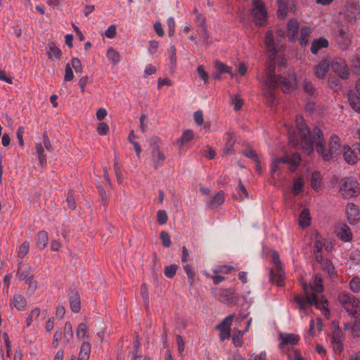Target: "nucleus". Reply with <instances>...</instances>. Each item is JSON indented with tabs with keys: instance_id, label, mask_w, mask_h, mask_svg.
I'll list each match as a JSON object with an SVG mask.
<instances>
[{
	"instance_id": "obj_27",
	"label": "nucleus",
	"mask_w": 360,
	"mask_h": 360,
	"mask_svg": "<svg viewBox=\"0 0 360 360\" xmlns=\"http://www.w3.org/2000/svg\"><path fill=\"white\" fill-rule=\"evenodd\" d=\"M328 85L334 92H339L342 89L339 77H337L335 75H329Z\"/></svg>"
},
{
	"instance_id": "obj_6",
	"label": "nucleus",
	"mask_w": 360,
	"mask_h": 360,
	"mask_svg": "<svg viewBox=\"0 0 360 360\" xmlns=\"http://www.w3.org/2000/svg\"><path fill=\"white\" fill-rule=\"evenodd\" d=\"M330 63L333 71L339 78L344 80L349 79L350 72L345 59L335 57L330 60Z\"/></svg>"
},
{
	"instance_id": "obj_19",
	"label": "nucleus",
	"mask_w": 360,
	"mask_h": 360,
	"mask_svg": "<svg viewBox=\"0 0 360 360\" xmlns=\"http://www.w3.org/2000/svg\"><path fill=\"white\" fill-rule=\"evenodd\" d=\"M276 70V63L274 61H270L267 67L266 68V74L267 80L269 86L271 84H275L276 83V79H278V75L275 74Z\"/></svg>"
},
{
	"instance_id": "obj_54",
	"label": "nucleus",
	"mask_w": 360,
	"mask_h": 360,
	"mask_svg": "<svg viewBox=\"0 0 360 360\" xmlns=\"http://www.w3.org/2000/svg\"><path fill=\"white\" fill-rule=\"evenodd\" d=\"M242 154L243 155H245V157L252 159L255 162L259 160V157H258L257 153L255 152V150H254L251 148L247 151H245V150L242 151Z\"/></svg>"
},
{
	"instance_id": "obj_35",
	"label": "nucleus",
	"mask_w": 360,
	"mask_h": 360,
	"mask_svg": "<svg viewBox=\"0 0 360 360\" xmlns=\"http://www.w3.org/2000/svg\"><path fill=\"white\" fill-rule=\"evenodd\" d=\"M309 34H310V29L308 27L305 26L301 29L300 37H298V39H297L300 46H304L308 44L309 39Z\"/></svg>"
},
{
	"instance_id": "obj_50",
	"label": "nucleus",
	"mask_w": 360,
	"mask_h": 360,
	"mask_svg": "<svg viewBox=\"0 0 360 360\" xmlns=\"http://www.w3.org/2000/svg\"><path fill=\"white\" fill-rule=\"evenodd\" d=\"M349 287L352 292H358L360 290V279L358 277H354L349 282Z\"/></svg>"
},
{
	"instance_id": "obj_42",
	"label": "nucleus",
	"mask_w": 360,
	"mask_h": 360,
	"mask_svg": "<svg viewBox=\"0 0 360 360\" xmlns=\"http://www.w3.org/2000/svg\"><path fill=\"white\" fill-rule=\"evenodd\" d=\"M37 152L38 154L39 161L41 166L46 163V158L44 154V150L41 143H37L35 145Z\"/></svg>"
},
{
	"instance_id": "obj_5",
	"label": "nucleus",
	"mask_w": 360,
	"mask_h": 360,
	"mask_svg": "<svg viewBox=\"0 0 360 360\" xmlns=\"http://www.w3.org/2000/svg\"><path fill=\"white\" fill-rule=\"evenodd\" d=\"M335 41L340 48L342 50L347 49L351 44L352 33L349 29L347 24H340L335 30Z\"/></svg>"
},
{
	"instance_id": "obj_45",
	"label": "nucleus",
	"mask_w": 360,
	"mask_h": 360,
	"mask_svg": "<svg viewBox=\"0 0 360 360\" xmlns=\"http://www.w3.org/2000/svg\"><path fill=\"white\" fill-rule=\"evenodd\" d=\"M160 238L161 240L162 245L163 247L169 248L171 246L172 242L170 240V236L167 231H161L160 233Z\"/></svg>"
},
{
	"instance_id": "obj_33",
	"label": "nucleus",
	"mask_w": 360,
	"mask_h": 360,
	"mask_svg": "<svg viewBox=\"0 0 360 360\" xmlns=\"http://www.w3.org/2000/svg\"><path fill=\"white\" fill-rule=\"evenodd\" d=\"M265 44L268 52L272 53L273 55L276 53V50L274 41V37L271 31H267L265 36Z\"/></svg>"
},
{
	"instance_id": "obj_38",
	"label": "nucleus",
	"mask_w": 360,
	"mask_h": 360,
	"mask_svg": "<svg viewBox=\"0 0 360 360\" xmlns=\"http://www.w3.org/2000/svg\"><path fill=\"white\" fill-rule=\"evenodd\" d=\"M26 300L21 295L16 294L13 296V304L14 307L18 309L22 310L26 306Z\"/></svg>"
},
{
	"instance_id": "obj_10",
	"label": "nucleus",
	"mask_w": 360,
	"mask_h": 360,
	"mask_svg": "<svg viewBox=\"0 0 360 360\" xmlns=\"http://www.w3.org/2000/svg\"><path fill=\"white\" fill-rule=\"evenodd\" d=\"M252 1L253 5V8L252 9V15L257 20H266L267 17V12L263 1L262 0Z\"/></svg>"
},
{
	"instance_id": "obj_11",
	"label": "nucleus",
	"mask_w": 360,
	"mask_h": 360,
	"mask_svg": "<svg viewBox=\"0 0 360 360\" xmlns=\"http://www.w3.org/2000/svg\"><path fill=\"white\" fill-rule=\"evenodd\" d=\"M342 338L343 334L341 330L333 332L330 342L336 354H340L343 350Z\"/></svg>"
},
{
	"instance_id": "obj_3",
	"label": "nucleus",
	"mask_w": 360,
	"mask_h": 360,
	"mask_svg": "<svg viewBox=\"0 0 360 360\" xmlns=\"http://www.w3.org/2000/svg\"><path fill=\"white\" fill-rule=\"evenodd\" d=\"M338 298L347 312L355 319L352 330L354 336H358L360 331V301L354 295L345 292L340 293Z\"/></svg>"
},
{
	"instance_id": "obj_63",
	"label": "nucleus",
	"mask_w": 360,
	"mask_h": 360,
	"mask_svg": "<svg viewBox=\"0 0 360 360\" xmlns=\"http://www.w3.org/2000/svg\"><path fill=\"white\" fill-rule=\"evenodd\" d=\"M316 240H315L314 245V251L319 252L322 251L323 247L324 245V243L321 240V236L318 233H316Z\"/></svg>"
},
{
	"instance_id": "obj_44",
	"label": "nucleus",
	"mask_w": 360,
	"mask_h": 360,
	"mask_svg": "<svg viewBox=\"0 0 360 360\" xmlns=\"http://www.w3.org/2000/svg\"><path fill=\"white\" fill-rule=\"evenodd\" d=\"M321 185L320 172L314 171L311 176V186L314 189H318Z\"/></svg>"
},
{
	"instance_id": "obj_4",
	"label": "nucleus",
	"mask_w": 360,
	"mask_h": 360,
	"mask_svg": "<svg viewBox=\"0 0 360 360\" xmlns=\"http://www.w3.org/2000/svg\"><path fill=\"white\" fill-rule=\"evenodd\" d=\"M340 190L345 198H350L360 193L359 184L353 177H345L340 181Z\"/></svg>"
},
{
	"instance_id": "obj_12",
	"label": "nucleus",
	"mask_w": 360,
	"mask_h": 360,
	"mask_svg": "<svg viewBox=\"0 0 360 360\" xmlns=\"http://www.w3.org/2000/svg\"><path fill=\"white\" fill-rule=\"evenodd\" d=\"M336 235L344 242H349L352 240V231L345 224H340V226L336 229Z\"/></svg>"
},
{
	"instance_id": "obj_36",
	"label": "nucleus",
	"mask_w": 360,
	"mask_h": 360,
	"mask_svg": "<svg viewBox=\"0 0 360 360\" xmlns=\"http://www.w3.org/2000/svg\"><path fill=\"white\" fill-rule=\"evenodd\" d=\"M48 243V233L45 231H41L37 234V245L40 249H44Z\"/></svg>"
},
{
	"instance_id": "obj_1",
	"label": "nucleus",
	"mask_w": 360,
	"mask_h": 360,
	"mask_svg": "<svg viewBox=\"0 0 360 360\" xmlns=\"http://www.w3.org/2000/svg\"><path fill=\"white\" fill-rule=\"evenodd\" d=\"M295 123L298 132L297 134L294 131L292 132L289 131V141L294 146H302L304 152L307 155H310L314 150L315 139H314V131H311L302 117H297Z\"/></svg>"
},
{
	"instance_id": "obj_7",
	"label": "nucleus",
	"mask_w": 360,
	"mask_h": 360,
	"mask_svg": "<svg viewBox=\"0 0 360 360\" xmlns=\"http://www.w3.org/2000/svg\"><path fill=\"white\" fill-rule=\"evenodd\" d=\"M281 87V90L285 94H289L291 91L294 90L297 87V80L295 75L288 76V78L282 77L278 75V79L275 84H271L270 87L272 89Z\"/></svg>"
},
{
	"instance_id": "obj_53",
	"label": "nucleus",
	"mask_w": 360,
	"mask_h": 360,
	"mask_svg": "<svg viewBox=\"0 0 360 360\" xmlns=\"http://www.w3.org/2000/svg\"><path fill=\"white\" fill-rule=\"evenodd\" d=\"M109 127L105 122H101L97 127V132L99 135L104 136L109 132Z\"/></svg>"
},
{
	"instance_id": "obj_31",
	"label": "nucleus",
	"mask_w": 360,
	"mask_h": 360,
	"mask_svg": "<svg viewBox=\"0 0 360 360\" xmlns=\"http://www.w3.org/2000/svg\"><path fill=\"white\" fill-rule=\"evenodd\" d=\"M91 352V344L89 342L82 343L77 360H89Z\"/></svg>"
},
{
	"instance_id": "obj_8",
	"label": "nucleus",
	"mask_w": 360,
	"mask_h": 360,
	"mask_svg": "<svg viewBox=\"0 0 360 360\" xmlns=\"http://www.w3.org/2000/svg\"><path fill=\"white\" fill-rule=\"evenodd\" d=\"M303 290L306 293V302L310 305H314L316 309H323L328 312L327 308L328 300L322 296L321 301L319 302L318 297L315 293L308 292V286L307 283L303 284Z\"/></svg>"
},
{
	"instance_id": "obj_49",
	"label": "nucleus",
	"mask_w": 360,
	"mask_h": 360,
	"mask_svg": "<svg viewBox=\"0 0 360 360\" xmlns=\"http://www.w3.org/2000/svg\"><path fill=\"white\" fill-rule=\"evenodd\" d=\"M231 104L234 105V110L238 111L241 109L243 105V100L238 98L236 95H231Z\"/></svg>"
},
{
	"instance_id": "obj_46",
	"label": "nucleus",
	"mask_w": 360,
	"mask_h": 360,
	"mask_svg": "<svg viewBox=\"0 0 360 360\" xmlns=\"http://www.w3.org/2000/svg\"><path fill=\"white\" fill-rule=\"evenodd\" d=\"M178 267L176 264H171L165 266L164 270L165 276L169 278H172L175 276Z\"/></svg>"
},
{
	"instance_id": "obj_28",
	"label": "nucleus",
	"mask_w": 360,
	"mask_h": 360,
	"mask_svg": "<svg viewBox=\"0 0 360 360\" xmlns=\"http://www.w3.org/2000/svg\"><path fill=\"white\" fill-rule=\"evenodd\" d=\"M193 139V131L191 129L185 130L180 138L176 140V143L182 147L184 144L188 143Z\"/></svg>"
},
{
	"instance_id": "obj_41",
	"label": "nucleus",
	"mask_w": 360,
	"mask_h": 360,
	"mask_svg": "<svg viewBox=\"0 0 360 360\" xmlns=\"http://www.w3.org/2000/svg\"><path fill=\"white\" fill-rule=\"evenodd\" d=\"M304 188L303 179L301 177L297 178L294 181L293 185L292 187V193L295 195H298L300 193L302 192Z\"/></svg>"
},
{
	"instance_id": "obj_25",
	"label": "nucleus",
	"mask_w": 360,
	"mask_h": 360,
	"mask_svg": "<svg viewBox=\"0 0 360 360\" xmlns=\"http://www.w3.org/2000/svg\"><path fill=\"white\" fill-rule=\"evenodd\" d=\"M311 224V216L309 210L307 208H304L300 213L299 217V225L302 228H306Z\"/></svg>"
},
{
	"instance_id": "obj_59",
	"label": "nucleus",
	"mask_w": 360,
	"mask_h": 360,
	"mask_svg": "<svg viewBox=\"0 0 360 360\" xmlns=\"http://www.w3.org/2000/svg\"><path fill=\"white\" fill-rule=\"evenodd\" d=\"M39 314H40V309L39 308H35L33 310H32L29 317L27 319V321H26L27 326H30L32 323V319L33 318L37 319L39 316Z\"/></svg>"
},
{
	"instance_id": "obj_62",
	"label": "nucleus",
	"mask_w": 360,
	"mask_h": 360,
	"mask_svg": "<svg viewBox=\"0 0 360 360\" xmlns=\"http://www.w3.org/2000/svg\"><path fill=\"white\" fill-rule=\"evenodd\" d=\"M243 333L241 331H238V334L232 337V340L236 347H241L243 344L242 340Z\"/></svg>"
},
{
	"instance_id": "obj_13",
	"label": "nucleus",
	"mask_w": 360,
	"mask_h": 360,
	"mask_svg": "<svg viewBox=\"0 0 360 360\" xmlns=\"http://www.w3.org/2000/svg\"><path fill=\"white\" fill-rule=\"evenodd\" d=\"M345 20L348 22L360 20V7L357 5H352L347 8Z\"/></svg>"
},
{
	"instance_id": "obj_56",
	"label": "nucleus",
	"mask_w": 360,
	"mask_h": 360,
	"mask_svg": "<svg viewBox=\"0 0 360 360\" xmlns=\"http://www.w3.org/2000/svg\"><path fill=\"white\" fill-rule=\"evenodd\" d=\"M73 77H74L73 71H72L70 64L68 63L65 65L64 80L65 82H69V81H71L73 79Z\"/></svg>"
},
{
	"instance_id": "obj_57",
	"label": "nucleus",
	"mask_w": 360,
	"mask_h": 360,
	"mask_svg": "<svg viewBox=\"0 0 360 360\" xmlns=\"http://www.w3.org/2000/svg\"><path fill=\"white\" fill-rule=\"evenodd\" d=\"M288 165H300L301 157L299 153H293L292 155L288 156Z\"/></svg>"
},
{
	"instance_id": "obj_21",
	"label": "nucleus",
	"mask_w": 360,
	"mask_h": 360,
	"mask_svg": "<svg viewBox=\"0 0 360 360\" xmlns=\"http://www.w3.org/2000/svg\"><path fill=\"white\" fill-rule=\"evenodd\" d=\"M280 338L281 340V347L285 345H296L300 340L299 336L295 334H281Z\"/></svg>"
},
{
	"instance_id": "obj_52",
	"label": "nucleus",
	"mask_w": 360,
	"mask_h": 360,
	"mask_svg": "<svg viewBox=\"0 0 360 360\" xmlns=\"http://www.w3.org/2000/svg\"><path fill=\"white\" fill-rule=\"evenodd\" d=\"M29 250V243L27 242H24L19 247V250L18 252V257L23 258L28 252Z\"/></svg>"
},
{
	"instance_id": "obj_20",
	"label": "nucleus",
	"mask_w": 360,
	"mask_h": 360,
	"mask_svg": "<svg viewBox=\"0 0 360 360\" xmlns=\"http://www.w3.org/2000/svg\"><path fill=\"white\" fill-rule=\"evenodd\" d=\"M328 46V41L324 37L314 39L311 46V51L314 54H316L321 48H327Z\"/></svg>"
},
{
	"instance_id": "obj_47",
	"label": "nucleus",
	"mask_w": 360,
	"mask_h": 360,
	"mask_svg": "<svg viewBox=\"0 0 360 360\" xmlns=\"http://www.w3.org/2000/svg\"><path fill=\"white\" fill-rule=\"evenodd\" d=\"M197 31L199 33L200 36L203 39L204 41L207 43L209 34L207 33L205 24H200L198 26Z\"/></svg>"
},
{
	"instance_id": "obj_61",
	"label": "nucleus",
	"mask_w": 360,
	"mask_h": 360,
	"mask_svg": "<svg viewBox=\"0 0 360 360\" xmlns=\"http://www.w3.org/2000/svg\"><path fill=\"white\" fill-rule=\"evenodd\" d=\"M72 68L76 72H82V66L80 60L78 58L74 57L71 60Z\"/></svg>"
},
{
	"instance_id": "obj_9",
	"label": "nucleus",
	"mask_w": 360,
	"mask_h": 360,
	"mask_svg": "<svg viewBox=\"0 0 360 360\" xmlns=\"http://www.w3.org/2000/svg\"><path fill=\"white\" fill-rule=\"evenodd\" d=\"M278 11L277 18L279 20H283L288 11H292L295 9V4L293 0H277Z\"/></svg>"
},
{
	"instance_id": "obj_2",
	"label": "nucleus",
	"mask_w": 360,
	"mask_h": 360,
	"mask_svg": "<svg viewBox=\"0 0 360 360\" xmlns=\"http://www.w3.org/2000/svg\"><path fill=\"white\" fill-rule=\"evenodd\" d=\"M314 139H315L316 152L323 160L330 161L340 154V138L337 135L333 134L330 136L328 149H326V141L319 127L314 128Z\"/></svg>"
},
{
	"instance_id": "obj_22",
	"label": "nucleus",
	"mask_w": 360,
	"mask_h": 360,
	"mask_svg": "<svg viewBox=\"0 0 360 360\" xmlns=\"http://www.w3.org/2000/svg\"><path fill=\"white\" fill-rule=\"evenodd\" d=\"M235 300L234 292L231 289L222 290L219 294V300L224 304H231Z\"/></svg>"
},
{
	"instance_id": "obj_40",
	"label": "nucleus",
	"mask_w": 360,
	"mask_h": 360,
	"mask_svg": "<svg viewBox=\"0 0 360 360\" xmlns=\"http://www.w3.org/2000/svg\"><path fill=\"white\" fill-rule=\"evenodd\" d=\"M303 87L304 92L308 95L314 97L317 94L316 89L311 82L304 80L303 82Z\"/></svg>"
},
{
	"instance_id": "obj_26",
	"label": "nucleus",
	"mask_w": 360,
	"mask_h": 360,
	"mask_svg": "<svg viewBox=\"0 0 360 360\" xmlns=\"http://www.w3.org/2000/svg\"><path fill=\"white\" fill-rule=\"evenodd\" d=\"M343 156L345 161L349 164H355L356 162V156L354 150H352L349 146H344Z\"/></svg>"
},
{
	"instance_id": "obj_24",
	"label": "nucleus",
	"mask_w": 360,
	"mask_h": 360,
	"mask_svg": "<svg viewBox=\"0 0 360 360\" xmlns=\"http://www.w3.org/2000/svg\"><path fill=\"white\" fill-rule=\"evenodd\" d=\"M224 192L222 191H219L213 196V198L209 201L208 207L211 209H214L222 205L224 202Z\"/></svg>"
},
{
	"instance_id": "obj_37",
	"label": "nucleus",
	"mask_w": 360,
	"mask_h": 360,
	"mask_svg": "<svg viewBox=\"0 0 360 360\" xmlns=\"http://www.w3.org/2000/svg\"><path fill=\"white\" fill-rule=\"evenodd\" d=\"M106 56L108 59L111 61L114 65L117 64L120 60V53L112 47L108 49Z\"/></svg>"
},
{
	"instance_id": "obj_32",
	"label": "nucleus",
	"mask_w": 360,
	"mask_h": 360,
	"mask_svg": "<svg viewBox=\"0 0 360 360\" xmlns=\"http://www.w3.org/2000/svg\"><path fill=\"white\" fill-rule=\"evenodd\" d=\"M227 139L224 148V154L229 155L231 153L233 147L236 143L235 135L233 133H227Z\"/></svg>"
},
{
	"instance_id": "obj_34",
	"label": "nucleus",
	"mask_w": 360,
	"mask_h": 360,
	"mask_svg": "<svg viewBox=\"0 0 360 360\" xmlns=\"http://www.w3.org/2000/svg\"><path fill=\"white\" fill-rule=\"evenodd\" d=\"M308 290L311 289L313 293H319L323 290V286L322 285V279L319 275H316L314 278V285H307Z\"/></svg>"
},
{
	"instance_id": "obj_16",
	"label": "nucleus",
	"mask_w": 360,
	"mask_h": 360,
	"mask_svg": "<svg viewBox=\"0 0 360 360\" xmlns=\"http://www.w3.org/2000/svg\"><path fill=\"white\" fill-rule=\"evenodd\" d=\"M70 305L72 312L78 313L81 309V302L79 294L75 289L71 290L70 297Z\"/></svg>"
},
{
	"instance_id": "obj_23",
	"label": "nucleus",
	"mask_w": 360,
	"mask_h": 360,
	"mask_svg": "<svg viewBox=\"0 0 360 360\" xmlns=\"http://www.w3.org/2000/svg\"><path fill=\"white\" fill-rule=\"evenodd\" d=\"M287 37L289 41L295 42L298 39L299 24H287Z\"/></svg>"
},
{
	"instance_id": "obj_60",
	"label": "nucleus",
	"mask_w": 360,
	"mask_h": 360,
	"mask_svg": "<svg viewBox=\"0 0 360 360\" xmlns=\"http://www.w3.org/2000/svg\"><path fill=\"white\" fill-rule=\"evenodd\" d=\"M197 72L200 77L204 81L205 83H207L208 81L209 75L207 72L205 70L203 66L200 65L197 68Z\"/></svg>"
},
{
	"instance_id": "obj_51",
	"label": "nucleus",
	"mask_w": 360,
	"mask_h": 360,
	"mask_svg": "<svg viewBox=\"0 0 360 360\" xmlns=\"http://www.w3.org/2000/svg\"><path fill=\"white\" fill-rule=\"evenodd\" d=\"M88 330V326L86 323H81L78 328L77 330V337L79 339H81L82 338H84L86 336V332Z\"/></svg>"
},
{
	"instance_id": "obj_55",
	"label": "nucleus",
	"mask_w": 360,
	"mask_h": 360,
	"mask_svg": "<svg viewBox=\"0 0 360 360\" xmlns=\"http://www.w3.org/2000/svg\"><path fill=\"white\" fill-rule=\"evenodd\" d=\"M97 188L98 195L101 198V201L103 206H105L108 201V195H106L105 191L104 188H103L102 186H98Z\"/></svg>"
},
{
	"instance_id": "obj_14",
	"label": "nucleus",
	"mask_w": 360,
	"mask_h": 360,
	"mask_svg": "<svg viewBox=\"0 0 360 360\" xmlns=\"http://www.w3.org/2000/svg\"><path fill=\"white\" fill-rule=\"evenodd\" d=\"M330 67V63L329 59H323L321 60L315 68L314 73L316 76L319 79L325 78Z\"/></svg>"
},
{
	"instance_id": "obj_64",
	"label": "nucleus",
	"mask_w": 360,
	"mask_h": 360,
	"mask_svg": "<svg viewBox=\"0 0 360 360\" xmlns=\"http://www.w3.org/2000/svg\"><path fill=\"white\" fill-rule=\"evenodd\" d=\"M193 117H194V120H195V123L198 126H200L203 124L204 119H203L202 112L201 110H198V111L195 112Z\"/></svg>"
},
{
	"instance_id": "obj_18",
	"label": "nucleus",
	"mask_w": 360,
	"mask_h": 360,
	"mask_svg": "<svg viewBox=\"0 0 360 360\" xmlns=\"http://www.w3.org/2000/svg\"><path fill=\"white\" fill-rule=\"evenodd\" d=\"M269 280L272 283H276L279 287L283 286L284 284V271L283 269H276V272L271 269Z\"/></svg>"
},
{
	"instance_id": "obj_43",
	"label": "nucleus",
	"mask_w": 360,
	"mask_h": 360,
	"mask_svg": "<svg viewBox=\"0 0 360 360\" xmlns=\"http://www.w3.org/2000/svg\"><path fill=\"white\" fill-rule=\"evenodd\" d=\"M215 68L221 74L229 73L231 75H233L231 72L232 68L220 61L217 60L215 62Z\"/></svg>"
},
{
	"instance_id": "obj_29",
	"label": "nucleus",
	"mask_w": 360,
	"mask_h": 360,
	"mask_svg": "<svg viewBox=\"0 0 360 360\" xmlns=\"http://www.w3.org/2000/svg\"><path fill=\"white\" fill-rule=\"evenodd\" d=\"M46 56L49 59H52L53 57H56L60 59L61 51L56 46L53 41H50L48 44Z\"/></svg>"
},
{
	"instance_id": "obj_39",
	"label": "nucleus",
	"mask_w": 360,
	"mask_h": 360,
	"mask_svg": "<svg viewBox=\"0 0 360 360\" xmlns=\"http://www.w3.org/2000/svg\"><path fill=\"white\" fill-rule=\"evenodd\" d=\"M233 316L230 315L226 317L219 325L216 326L217 330H229L231 329V325L232 324Z\"/></svg>"
},
{
	"instance_id": "obj_58",
	"label": "nucleus",
	"mask_w": 360,
	"mask_h": 360,
	"mask_svg": "<svg viewBox=\"0 0 360 360\" xmlns=\"http://www.w3.org/2000/svg\"><path fill=\"white\" fill-rule=\"evenodd\" d=\"M184 269L185 270L189 283L191 285L194 280L195 273L193 271L190 265H185L184 266Z\"/></svg>"
},
{
	"instance_id": "obj_15",
	"label": "nucleus",
	"mask_w": 360,
	"mask_h": 360,
	"mask_svg": "<svg viewBox=\"0 0 360 360\" xmlns=\"http://www.w3.org/2000/svg\"><path fill=\"white\" fill-rule=\"evenodd\" d=\"M346 212L347 214L348 222L350 224H355L356 222L360 219V214L359 209L354 204H348L347 206Z\"/></svg>"
},
{
	"instance_id": "obj_48",
	"label": "nucleus",
	"mask_w": 360,
	"mask_h": 360,
	"mask_svg": "<svg viewBox=\"0 0 360 360\" xmlns=\"http://www.w3.org/2000/svg\"><path fill=\"white\" fill-rule=\"evenodd\" d=\"M168 220L167 214L165 210H159L157 213V222L160 225H163Z\"/></svg>"
},
{
	"instance_id": "obj_30",
	"label": "nucleus",
	"mask_w": 360,
	"mask_h": 360,
	"mask_svg": "<svg viewBox=\"0 0 360 360\" xmlns=\"http://www.w3.org/2000/svg\"><path fill=\"white\" fill-rule=\"evenodd\" d=\"M348 100L350 106L357 112L360 113V97L357 96L352 91L348 92Z\"/></svg>"
},
{
	"instance_id": "obj_17",
	"label": "nucleus",
	"mask_w": 360,
	"mask_h": 360,
	"mask_svg": "<svg viewBox=\"0 0 360 360\" xmlns=\"http://www.w3.org/2000/svg\"><path fill=\"white\" fill-rule=\"evenodd\" d=\"M152 146V158L154 162H157L155 167L157 168L158 165H161L165 160V155L160 151V148L155 143H150Z\"/></svg>"
}]
</instances>
